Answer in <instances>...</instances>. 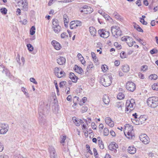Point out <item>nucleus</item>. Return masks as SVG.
I'll return each mask as SVG.
<instances>
[{
	"instance_id": "nucleus-1",
	"label": "nucleus",
	"mask_w": 158,
	"mask_h": 158,
	"mask_svg": "<svg viewBox=\"0 0 158 158\" xmlns=\"http://www.w3.org/2000/svg\"><path fill=\"white\" fill-rule=\"evenodd\" d=\"M133 130V127L131 125L127 124L125 126L124 133L128 139H132L134 138V134Z\"/></svg>"
},
{
	"instance_id": "nucleus-2",
	"label": "nucleus",
	"mask_w": 158,
	"mask_h": 158,
	"mask_svg": "<svg viewBox=\"0 0 158 158\" xmlns=\"http://www.w3.org/2000/svg\"><path fill=\"white\" fill-rule=\"evenodd\" d=\"M112 79V77L111 74H108L101 78V83L105 87L108 86L110 85L111 83Z\"/></svg>"
},
{
	"instance_id": "nucleus-3",
	"label": "nucleus",
	"mask_w": 158,
	"mask_h": 158,
	"mask_svg": "<svg viewBox=\"0 0 158 158\" xmlns=\"http://www.w3.org/2000/svg\"><path fill=\"white\" fill-rule=\"evenodd\" d=\"M148 106L151 108H155L158 105V98L152 97L148 98L147 101Z\"/></svg>"
},
{
	"instance_id": "nucleus-4",
	"label": "nucleus",
	"mask_w": 158,
	"mask_h": 158,
	"mask_svg": "<svg viewBox=\"0 0 158 158\" xmlns=\"http://www.w3.org/2000/svg\"><path fill=\"white\" fill-rule=\"evenodd\" d=\"M135 105V101L134 99H131V100H127L126 104V111L127 112H130L134 109Z\"/></svg>"
},
{
	"instance_id": "nucleus-5",
	"label": "nucleus",
	"mask_w": 158,
	"mask_h": 158,
	"mask_svg": "<svg viewBox=\"0 0 158 158\" xmlns=\"http://www.w3.org/2000/svg\"><path fill=\"white\" fill-rule=\"evenodd\" d=\"M52 24V29L53 31L56 33H59L61 31V28L59 25L58 20L56 19H53Z\"/></svg>"
},
{
	"instance_id": "nucleus-6",
	"label": "nucleus",
	"mask_w": 158,
	"mask_h": 158,
	"mask_svg": "<svg viewBox=\"0 0 158 158\" xmlns=\"http://www.w3.org/2000/svg\"><path fill=\"white\" fill-rule=\"evenodd\" d=\"M111 32L113 35L117 38L118 36L121 35L122 32L119 27L115 26L111 27Z\"/></svg>"
},
{
	"instance_id": "nucleus-7",
	"label": "nucleus",
	"mask_w": 158,
	"mask_h": 158,
	"mask_svg": "<svg viewBox=\"0 0 158 158\" xmlns=\"http://www.w3.org/2000/svg\"><path fill=\"white\" fill-rule=\"evenodd\" d=\"M15 2L18 3L19 6L22 7L23 10L24 11H27L28 10L27 3L26 0H15Z\"/></svg>"
},
{
	"instance_id": "nucleus-8",
	"label": "nucleus",
	"mask_w": 158,
	"mask_h": 158,
	"mask_svg": "<svg viewBox=\"0 0 158 158\" xmlns=\"http://www.w3.org/2000/svg\"><path fill=\"white\" fill-rule=\"evenodd\" d=\"M126 88L128 91L133 92L135 89V84L132 82L128 81L127 83Z\"/></svg>"
},
{
	"instance_id": "nucleus-9",
	"label": "nucleus",
	"mask_w": 158,
	"mask_h": 158,
	"mask_svg": "<svg viewBox=\"0 0 158 158\" xmlns=\"http://www.w3.org/2000/svg\"><path fill=\"white\" fill-rule=\"evenodd\" d=\"M8 126L7 125L1 123L0 124V134H6L8 130Z\"/></svg>"
},
{
	"instance_id": "nucleus-10",
	"label": "nucleus",
	"mask_w": 158,
	"mask_h": 158,
	"mask_svg": "<svg viewBox=\"0 0 158 158\" xmlns=\"http://www.w3.org/2000/svg\"><path fill=\"white\" fill-rule=\"evenodd\" d=\"M139 138L140 140L145 144H147L149 142L148 137L145 134H142L139 136Z\"/></svg>"
},
{
	"instance_id": "nucleus-11",
	"label": "nucleus",
	"mask_w": 158,
	"mask_h": 158,
	"mask_svg": "<svg viewBox=\"0 0 158 158\" xmlns=\"http://www.w3.org/2000/svg\"><path fill=\"white\" fill-rule=\"evenodd\" d=\"M82 10H81V12H83L85 14H89L93 11V9L87 6H84L82 7Z\"/></svg>"
},
{
	"instance_id": "nucleus-12",
	"label": "nucleus",
	"mask_w": 158,
	"mask_h": 158,
	"mask_svg": "<svg viewBox=\"0 0 158 158\" xmlns=\"http://www.w3.org/2000/svg\"><path fill=\"white\" fill-rule=\"evenodd\" d=\"M54 73L55 75L58 78L62 77L64 74V72L63 71H60V69L57 67L55 68Z\"/></svg>"
},
{
	"instance_id": "nucleus-13",
	"label": "nucleus",
	"mask_w": 158,
	"mask_h": 158,
	"mask_svg": "<svg viewBox=\"0 0 158 158\" xmlns=\"http://www.w3.org/2000/svg\"><path fill=\"white\" fill-rule=\"evenodd\" d=\"M98 32L101 37L105 38H107L110 35L109 32L105 30H99Z\"/></svg>"
},
{
	"instance_id": "nucleus-14",
	"label": "nucleus",
	"mask_w": 158,
	"mask_h": 158,
	"mask_svg": "<svg viewBox=\"0 0 158 158\" xmlns=\"http://www.w3.org/2000/svg\"><path fill=\"white\" fill-rule=\"evenodd\" d=\"M81 21H72L71 22L70 24V28L71 29H73L76 28L78 26H81Z\"/></svg>"
},
{
	"instance_id": "nucleus-15",
	"label": "nucleus",
	"mask_w": 158,
	"mask_h": 158,
	"mask_svg": "<svg viewBox=\"0 0 158 158\" xmlns=\"http://www.w3.org/2000/svg\"><path fill=\"white\" fill-rule=\"evenodd\" d=\"M118 148L117 144L114 142H112L108 146L109 149L111 150H114V152H117L116 149Z\"/></svg>"
},
{
	"instance_id": "nucleus-16",
	"label": "nucleus",
	"mask_w": 158,
	"mask_h": 158,
	"mask_svg": "<svg viewBox=\"0 0 158 158\" xmlns=\"http://www.w3.org/2000/svg\"><path fill=\"white\" fill-rule=\"evenodd\" d=\"M49 151L50 153L51 158H56V155L54 148L52 146L49 147Z\"/></svg>"
},
{
	"instance_id": "nucleus-17",
	"label": "nucleus",
	"mask_w": 158,
	"mask_h": 158,
	"mask_svg": "<svg viewBox=\"0 0 158 158\" xmlns=\"http://www.w3.org/2000/svg\"><path fill=\"white\" fill-rule=\"evenodd\" d=\"M105 121L106 124L109 126L111 127H114V122L110 117H106L105 118Z\"/></svg>"
},
{
	"instance_id": "nucleus-18",
	"label": "nucleus",
	"mask_w": 158,
	"mask_h": 158,
	"mask_svg": "<svg viewBox=\"0 0 158 158\" xmlns=\"http://www.w3.org/2000/svg\"><path fill=\"white\" fill-rule=\"evenodd\" d=\"M51 43L54 48L56 50H59L60 49V45L58 42L55 40H53L52 41Z\"/></svg>"
},
{
	"instance_id": "nucleus-19",
	"label": "nucleus",
	"mask_w": 158,
	"mask_h": 158,
	"mask_svg": "<svg viewBox=\"0 0 158 158\" xmlns=\"http://www.w3.org/2000/svg\"><path fill=\"white\" fill-rule=\"evenodd\" d=\"M70 78L72 80V81L74 83H76L77 81L78 78L73 73H71L69 75Z\"/></svg>"
},
{
	"instance_id": "nucleus-20",
	"label": "nucleus",
	"mask_w": 158,
	"mask_h": 158,
	"mask_svg": "<svg viewBox=\"0 0 158 158\" xmlns=\"http://www.w3.org/2000/svg\"><path fill=\"white\" fill-rule=\"evenodd\" d=\"M57 63L60 65H63L65 64L66 62L65 58L63 57H60L57 60Z\"/></svg>"
},
{
	"instance_id": "nucleus-21",
	"label": "nucleus",
	"mask_w": 158,
	"mask_h": 158,
	"mask_svg": "<svg viewBox=\"0 0 158 158\" xmlns=\"http://www.w3.org/2000/svg\"><path fill=\"white\" fill-rule=\"evenodd\" d=\"M127 38L128 39L126 43L129 46L131 47L133 45V39L130 36H128Z\"/></svg>"
},
{
	"instance_id": "nucleus-22",
	"label": "nucleus",
	"mask_w": 158,
	"mask_h": 158,
	"mask_svg": "<svg viewBox=\"0 0 158 158\" xmlns=\"http://www.w3.org/2000/svg\"><path fill=\"white\" fill-rule=\"evenodd\" d=\"M128 152L131 154H134L136 152V149L134 147L130 146L127 149Z\"/></svg>"
},
{
	"instance_id": "nucleus-23",
	"label": "nucleus",
	"mask_w": 158,
	"mask_h": 158,
	"mask_svg": "<svg viewBox=\"0 0 158 158\" xmlns=\"http://www.w3.org/2000/svg\"><path fill=\"white\" fill-rule=\"evenodd\" d=\"M122 70L124 73L128 72L130 70L129 66L127 64H125L123 65Z\"/></svg>"
},
{
	"instance_id": "nucleus-24",
	"label": "nucleus",
	"mask_w": 158,
	"mask_h": 158,
	"mask_svg": "<svg viewBox=\"0 0 158 158\" xmlns=\"http://www.w3.org/2000/svg\"><path fill=\"white\" fill-rule=\"evenodd\" d=\"M89 31L90 34L91 35L93 36H94L96 35V30L93 27H89Z\"/></svg>"
},
{
	"instance_id": "nucleus-25",
	"label": "nucleus",
	"mask_w": 158,
	"mask_h": 158,
	"mask_svg": "<svg viewBox=\"0 0 158 158\" xmlns=\"http://www.w3.org/2000/svg\"><path fill=\"white\" fill-rule=\"evenodd\" d=\"M103 100L106 104H108L110 102V100L109 97L106 95H105L103 96Z\"/></svg>"
},
{
	"instance_id": "nucleus-26",
	"label": "nucleus",
	"mask_w": 158,
	"mask_h": 158,
	"mask_svg": "<svg viewBox=\"0 0 158 158\" xmlns=\"http://www.w3.org/2000/svg\"><path fill=\"white\" fill-rule=\"evenodd\" d=\"M75 70L76 72L79 73V74H81L83 72L82 69L80 67H79L77 65L75 66Z\"/></svg>"
},
{
	"instance_id": "nucleus-27",
	"label": "nucleus",
	"mask_w": 158,
	"mask_h": 158,
	"mask_svg": "<svg viewBox=\"0 0 158 158\" xmlns=\"http://www.w3.org/2000/svg\"><path fill=\"white\" fill-rule=\"evenodd\" d=\"M72 119L73 122L77 126H78L80 125V120L77 118L75 117H73Z\"/></svg>"
},
{
	"instance_id": "nucleus-28",
	"label": "nucleus",
	"mask_w": 158,
	"mask_h": 158,
	"mask_svg": "<svg viewBox=\"0 0 158 158\" xmlns=\"http://www.w3.org/2000/svg\"><path fill=\"white\" fill-rule=\"evenodd\" d=\"M94 66L93 64L92 63H90L87 66V72H89L92 69H94Z\"/></svg>"
},
{
	"instance_id": "nucleus-29",
	"label": "nucleus",
	"mask_w": 158,
	"mask_h": 158,
	"mask_svg": "<svg viewBox=\"0 0 158 158\" xmlns=\"http://www.w3.org/2000/svg\"><path fill=\"white\" fill-rule=\"evenodd\" d=\"M91 55L92 58L94 62H96L98 61L97 57L96 56V55L94 52H92L91 53Z\"/></svg>"
},
{
	"instance_id": "nucleus-30",
	"label": "nucleus",
	"mask_w": 158,
	"mask_h": 158,
	"mask_svg": "<svg viewBox=\"0 0 158 158\" xmlns=\"http://www.w3.org/2000/svg\"><path fill=\"white\" fill-rule=\"evenodd\" d=\"M149 79L152 80H156L157 79V76L155 74H152L149 76Z\"/></svg>"
},
{
	"instance_id": "nucleus-31",
	"label": "nucleus",
	"mask_w": 158,
	"mask_h": 158,
	"mask_svg": "<svg viewBox=\"0 0 158 158\" xmlns=\"http://www.w3.org/2000/svg\"><path fill=\"white\" fill-rule=\"evenodd\" d=\"M139 122L138 123V124H140L139 122L141 123L142 124V123H144V122L146 120V119L143 118L142 116H140L139 118ZM136 124H138L136 123Z\"/></svg>"
},
{
	"instance_id": "nucleus-32",
	"label": "nucleus",
	"mask_w": 158,
	"mask_h": 158,
	"mask_svg": "<svg viewBox=\"0 0 158 158\" xmlns=\"http://www.w3.org/2000/svg\"><path fill=\"white\" fill-rule=\"evenodd\" d=\"M124 97V94L122 93H119L117 96V98L119 100H121L123 99Z\"/></svg>"
},
{
	"instance_id": "nucleus-33",
	"label": "nucleus",
	"mask_w": 158,
	"mask_h": 158,
	"mask_svg": "<svg viewBox=\"0 0 158 158\" xmlns=\"http://www.w3.org/2000/svg\"><path fill=\"white\" fill-rule=\"evenodd\" d=\"M152 89L155 90H158V83H154L152 85Z\"/></svg>"
},
{
	"instance_id": "nucleus-34",
	"label": "nucleus",
	"mask_w": 158,
	"mask_h": 158,
	"mask_svg": "<svg viewBox=\"0 0 158 158\" xmlns=\"http://www.w3.org/2000/svg\"><path fill=\"white\" fill-rule=\"evenodd\" d=\"M35 27L32 26L30 30V34L33 35L35 32Z\"/></svg>"
},
{
	"instance_id": "nucleus-35",
	"label": "nucleus",
	"mask_w": 158,
	"mask_h": 158,
	"mask_svg": "<svg viewBox=\"0 0 158 158\" xmlns=\"http://www.w3.org/2000/svg\"><path fill=\"white\" fill-rule=\"evenodd\" d=\"M123 106V104L119 102H117L115 104V106L120 110L122 109V107Z\"/></svg>"
},
{
	"instance_id": "nucleus-36",
	"label": "nucleus",
	"mask_w": 158,
	"mask_h": 158,
	"mask_svg": "<svg viewBox=\"0 0 158 158\" xmlns=\"http://www.w3.org/2000/svg\"><path fill=\"white\" fill-rule=\"evenodd\" d=\"M101 68L102 71L104 72H106L108 69V67L106 65H102V66Z\"/></svg>"
},
{
	"instance_id": "nucleus-37",
	"label": "nucleus",
	"mask_w": 158,
	"mask_h": 158,
	"mask_svg": "<svg viewBox=\"0 0 158 158\" xmlns=\"http://www.w3.org/2000/svg\"><path fill=\"white\" fill-rule=\"evenodd\" d=\"M113 15L117 19H121V16L117 12H114L113 14Z\"/></svg>"
},
{
	"instance_id": "nucleus-38",
	"label": "nucleus",
	"mask_w": 158,
	"mask_h": 158,
	"mask_svg": "<svg viewBox=\"0 0 158 158\" xmlns=\"http://www.w3.org/2000/svg\"><path fill=\"white\" fill-rule=\"evenodd\" d=\"M27 46L28 49L29 50V51L31 52L33 50V46L30 44H28Z\"/></svg>"
},
{
	"instance_id": "nucleus-39",
	"label": "nucleus",
	"mask_w": 158,
	"mask_h": 158,
	"mask_svg": "<svg viewBox=\"0 0 158 158\" xmlns=\"http://www.w3.org/2000/svg\"><path fill=\"white\" fill-rule=\"evenodd\" d=\"M98 141V145L100 148L101 149H103L104 148V144H103L102 141L100 140H99Z\"/></svg>"
},
{
	"instance_id": "nucleus-40",
	"label": "nucleus",
	"mask_w": 158,
	"mask_h": 158,
	"mask_svg": "<svg viewBox=\"0 0 158 158\" xmlns=\"http://www.w3.org/2000/svg\"><path fill=\"white\" fill-rule=\"evenodd\" d=\"M103 133L104 135L105 136L108 135L109 133L108 129L106 127L104 129Z\"/></svg>"
},
{
	"instance_id": "nucleus-41",
	"label": "nucleus",
	"mask_w": 158,
	"mask_h": 158,
	"mask_svg": "<svg viewBox=\"0 0 158 158\" xmlns=\"http://www.w3.org/2000/svg\"><path fill=\"white\" fill-rule=\"evenodd\" d=\"M0 11L2 14L6 15L7 13V10L5 8H2L0 9Z\"/></svg>"
},
{
	"instance_id": "nucleus-42",
	"label": "nucleus",
	"mask_w": 158,
	"mask_h": 158,
	"mask_svg": "<svg viewBox=\"0 0 158 158\" xmlns=\"http://www.w3.org/2000/svg\"><path fill=\"white\" fill-rule=\"evenodd\" d=\"M148 69V67L146 65H144L142 66L141 68V70L143 72H145Z\"/></svg>"
},
{
	"instance_id": "nucleus-43",
	"label": "nucleus",
	"mask_w": 158,
	"mask_h": 158,
	"mask_svg": "<svg viewBox=\"0 0 158 158\" xmlns=\"http://www.w3.org/2000/svg\"><path fill=\"white\" fill-rule=\"evenodd\" d=\"M22 90L24 93V94L26 95V96L28 97V94L27 93V89L24 87H22Z\"/></svg>"
},
{
	"instance_id": "nucleus-44",
	"label": "nucleus",
	"mask_w": 158,
	"mask_h": 158,
	"mask_svg": "<svg viewBox=\"0 0 158 158\" xmlns=\"http://www.w3.org/2000/svg\"><path fill=\"white\" fill-rule=\"evenodd\" d=\"M2 72L3 73H5L7 76H9L10 75V72L9 70L6 69H4Z\"/></svg>"
},
{
	"instance_id": "nucleus-45",
	"label": "nucleus",
	"mask_w": 158,
	"mask_h": 158,
	"mask_svg": "<svg viewBox=\"0 0 158 158\" xmlns=\"http://www.w3.org/2000/svg\"><path fill=\"white\" fill-rule=\"evenodd\" d=\"M137 40L143 45L144 46L146 45V43L143 40H142L140 39H137Z\"/></svg>"
},
{
	"instance_id": "nucleus-46",
	"label": "nucleus",
	"mask_w": 158,
	"mask_h": 158,
	"mask_svg": "<svg viewBox=\"0 0 158 158\" xmlns=\"http://www.w3.org/2000/svg\"><path fill=\"white\" fill-rule=\"evenodd\" d=\"M120 57L122 58H124L126 57V54L123 52H121L120 55Z\"/></svg>"
},
{
	"instance_id": "nucleus-47",
	"label": "nucleus",
	"mask_w": 158,
	"mask_h": 158,
	"mask_svg": "<svg viewBox=\"0 0 158 158\" xmlns=\"http://www.w3.org/2000/svg\"><path fill=\"white\" fill-rule=\"evenodd\" d=\"M140 22L141 23H142L144 25H146L147 24V22L144 21V19L142 18H140Z\"/></svg>"
},
{
	"instance_id": "nucleus-48",
	"label": "nucleus",
	"mask_w": 158,
	"mask_h": 158,
	"mask_svg": "<svg viewBox=\"0 0 158 158\" xmlns=\"http://www.w3.org/2000/svg\"><path fill=\"white\" fill-rule=\"evenodd\" d=\"M87 109L88 108L86 106H83L81 109V112L82 113H84L87 111Z\"/></svg>"
},
{
	"instance_id": "nucleus-49",
	"label": "nucleus",
	"mask_w": 158,
	"mask_h": 158,
	"mask_svg": "<svg viewBox=\"0 0 158 158\" xmlns=\"http://www.w3.org/2000/svg\"><path fill=\"white\" fill-rule=\"evenodd\" d=\"M79 98L76 96L74 97L73 98V101L74 104H76L77 102L79 101Z\"/></svg>"
},
{
	"instance_id": "nucleus-50",
	"label": "nucleus",
	"mask_w": 158,
	"mask_h": 158,
	"mask_svg": "<svg viewBox=\"0 0 158 158\" xmlns=\"http://www.w3.org/2000/svg\"><path fill=\"white\" fill-rule=\"evenodd\" d=\"M67 17L66 15H64V24H65V23H68V21L67 20V19L66 18ZM66 24H65V27L67 26H66Z\"/></svg>"
},
{
	"instance_id": "nucleus-51",
	"label": "nucleus",
	"mask_w": 158,
	"mask_h": 158,
	"mask_svg": "<svg viewBox=\"0 0 158 158\" xmlns=\"http://www.w3.org/2000/svg\"><path fill=\"white\" fill-rule=\"evenodd\" d=\"M67 34L66 32H63L61 35V37L62 38H64L66 37H68Z\"/></svg>"
},
{
	"instance_id": "nucleus-52",
	"label": "nucleus",
	"mask_w": 158,
	"mask_h": 158,
	"mask_svg": "<svg viewBox=\"0 0 158 158\" xmlns=\"http://www.w3.org/2000/svg\"><path fill=\"white\" fill-rule=\"evenodd\" d=\"M157 52V50L155 49H153L150 51V53L151 54H154Z\"/></svg>"
},
{
	"instance_id": "nucleus-53",
	"label": "nucleus",
	"mask_w": 158,
	"mask_h": 158,
	"mask_svg": "<svg viewBox=\"0 0 158 158\" xmlns=\"http://www.w3.org/2000/svg\"><path fill=\"white\" fill-rule=\"evenodd\" d=\"M30 80L31 82L35 84H37V82L35 81V79L34 78H31L30 79Z\"/></svg>"
},
{
	"instance_id": "nucleus-54",
	"label": "nucleus",
	"mask_w": 158,
	"mask_h": 158,
	"mask_svg": "<svg viewBox=\"0 0 158 158\" xmlns=\"http://www.w3.org/2000/svg\"><path fill=\"white\" fill-rule=\"evenodd\" d=\"M91 127L92 129H96V128L97 127L96 125H95V123H91Z\"/></svg>"
},
{
	"instance_id": "nucleus-55",
	"label": "nucleus",
	"mask_w": 158,
	"mask_h": 158,
	"mask_svg": "<svg viewBox=\"0 0 158 158\" xmlns=\"http://www.w3.org/2000/svg\"><path fill=\"white\" fill-rule=\"evenodd\" d=\"M128 36H126L122 37L121 38L122 40L123 41H125L127 42V40L128 39L127 38V37H128Z\"/></svg>"
},
{
	"instance_id": "nucleus-56",
	"label": "nucleus",
	"mask_w": 158,
	"mask_h": 158,
	"mask_svg": "<svg viewBox=\"0 0 158 158\" xmlns=\"http://www.w3.org/2000/svg\"><path fill=\"white\" fill-rule=\"evenodd\" d=\"M20 22L23 24L25 25L27 23V20L26 19H24L23 20L20 21Z\"/></svg>"
},
{
	"instance_id": "nucleus-57",
	"label": "nucleus",
	"mask_w": 158,
	"mask_h": 158,
	"mask_svg": "<svg viewBox=\"0 0 158 158\" xmlns=\"http://www.w3.org/2000/svg\"><path fill=\"white\" fill-rule=\"evenodd\" d=\"M4 149V147L2 143L0 142V152H2Z\"/></svg>"
},
{
	"instance_id": "nucleus-58",
	"label": "nucleus",
	"mask_w": 158,
	"mask_h": 158,
	"mask_svg": "<svg viewBox=\"0 0 158 158\" xmlns=\"http://www.w3.org/2000/svg\"><path fill=\"white\" fill-rule=\"evenodd\" d=\"M66 139V136L65 135H64L63 136V138L61 140V141L60 143H63L64 142L65 140Z\"/></svg>"
},
{
	"instance_id": "nucleus-59",
	"label": "nucleus",
	"mask_w": 158,
	"mask_h": 158,
	"mask_svg": "<svg viewBox=\"0 0 158 158\" xmlns=\"http://www.w3.org/2000/svg\"><path fill=\"white\" fill-rule=\"evenodd\" d=\"M103 16L106 20H108L109 18L110 17L108 15L106 14H105V13L103 14Z\"/></svg>"
},
{
	"instance_id": "nucleus-60",
	"label": "nucleus",
	"mask_w": 158,
	"mask_h": 158,
	"mask_svg": "<svg viewBox=\"0 0 158 158\" xmlns=\"http://www.w3.org/2000/svg\"><path fill=\"white\" fill-rule=\"evenodd\" d=\"M139 76L140 78L142 79H143L144 78V75L141 73H139Z\"/></svg>"
},
{
	"instance_id": "nucleus-61",
	"label": "nucleus",
	"mask_w": 158,
	"mask_h": 158,
	"mask_svg": "<svg viewBox=\"0 0 158 158\" xmlns=\"http://www.w3.org/2000/svg\"><path fill=\"white\" fill-rule=\"evenodd\" d=\"M110 133L111 135L113 137H114L115 136V132L113 130H111L110 131Z\"/></svg>"
},
{
	"instance_id": "nucleus-62",
	"label": "nucleus",
	"mask_w": 158,
	"mask_h": 158,
	"mask_svg": "<svg viewBox=\"0 0 158 158\" xmlns=\"http://www.w3.org/2000/svg\"><path fill=\"white\" fill-rule=\"evenodd\" d=\"M115 65L117 66H118L120 64V62L118 60H116L114 62Z\"/></svg>"
},
{
	"instance_id": "nucleus-63",
	"label": "nucleus",
	"mask_w": 158,
	"mask_h": 158,
	"mask_svg": "<svg viewBox=\"0 0 158 158\" xmlns=\"http://www.w3.org/2000/svg\"><path fill=\"white\" fill-rule=\"evenodd\" d=\"M66 82L65 81H63L62 82H61L60 83V87H63V86L65 84Z\"/></svg>"
},
{
	"instance_id": "nucleus-64",
	"label": "nucleus",
	"mask_w": 158,
	"mask_h": 158,
	"mask_svg": "<svg viewBox=\"0 0 158 158\" xmlns=\"http://www.w3.org/2000/svg\"><path fill=\"white\" fill-rule=\"evenodd\" d=\"M0 158H9L8 156L6 155H1L0 156Z\"/></svg>"
}]
</instances>
